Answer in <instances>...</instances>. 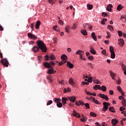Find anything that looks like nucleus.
Wrapping results in <instances>:
<instances>
[{"mask_svg": "<svg viewBox=\"0 0 126 126\" xmlns=\"http://www.w3.org/2000/svg\"><path fill=\"white\" fill-rule=\"evenodd\" d=\"M36 44L38 47L34 46L32 48V52L34 53H36V52H38L39 51V49L41 50L42 52L43 53L47 52V47H46V45L44 43L42 40H39L38 41H36Z\"/></svg>", "mask_w": 126, "mask_h": 126, "instance_id": "nucleus-1", "label": "nucleus"}, {"mask_svg": "<svg viewBox=\"0 0 126 126\" xmlns=\"http://www.w3.org/2000/svg\"><path fill=\"white\" fill-rule=\"evenodd\" d=\"M43 64L45 67H47V68H53V67L51 65H55L56 64V63L53 61H50L49 63H43Z\"/></svg>", "mask_w": 126, "mask_h": 126, "instance_id": "nucleus-2", "label": "nucleus"}, {"mask_svg": "<svg viewBox=\"0 0 126 126\" xmlns=\"http://www.w3.org/2000/svg\"><path fill=\"white\" fill-rule=\"evenodd\" d=\"M49 59L52 61H55V60H56V56L53 54H51L49 56L46 55L45 57V60L46 61H49Z\"/></svg>", "mask_w": 126, "mask_h": 126, "instance_id": "nucleus-3", "label": "nucleus"}, {"mask_svg": "<svg viewBox=\"0 0 126 126\" xmlns=\"http://www.w3.org/2000/svg\"><path fill=\"white\" fill-rule=\"evenodd\" d=\"M109 50L111 53V58L115 59V58H116V54H115V52L114 51V48H113V46H110Z\"/></svg>", "mask_w": 126, "mask_h": 126, "instance_id": "nucleus-4", "label": "nucleus"}, {"mask_svg": "<svg viewBox=\"0 0 126 126\" xmlns=\"http://www.w3.org/2000/svg\"><path fill=\"white\" fill-rule=\"evenodd\" d=\"M28 36L30 39H33V40H36L37 39V36L35 34H32L31 32H29L28 33Z\"/></svg>", "mask_w": 126, "mask_h": 126, "instance_id": "nucleus-5", "label": "nucleus"}, {"mask_svg": "<svg viewBox=\"0 0 126 126\" xmlns=\"http://www.w3.org/2000/svg\"><path fill=\"white\" fill-rule=\"evenodd\" d=\"M1 63L3 64V66H5V67H7L8 66V61H7L6 59H2Z\"/></svg>", "mask_w": 126, "mask_h": 126, "instance_id": "nucleus-6", "label": "nucleus"}, {"mask_svg": "<svg viewBox=\"0 0 126 126\" xmlns=\"http://www.w3.org/2000/svg\"><path fill=\"white\" fill-rule=\"evenodd\" d=\"M68 100L71 103H74L76 101V96H72L68 97Z\"/></svg>", "mask_w": 126, "mask_h": 126, "instance_id": "nucleus-7", "label": "nucleus"}, {"mask_svg": "<svg viewBox=\"0 0 126 126\" xmlns=\"http://www.w3.org/2000/svg\"><path fill=\"white\" fill-rule=\"evenodd\" d=\"M98 95L99 97H100V98L104 99L105 100H106V101H108V100H109V97L106 95L102 94H99Z\"/></svg>", "mask_w": 126, "mask_h": 126, "instance_id": "nucleus-8", "label": "nucleus"}, {"mask_svg": "<svg viewBox=\"0 0 126 126\" xmlns=\"http://www.w3.org/2000/svg\"><path fill=\"white\" fill-rule=\"evenodd\" d=\"M69 84L71 85V86L74 87V85H75V82H74V81H73V79L71 78H69Z\"/></svg>", "mask_w": 126, "mask_h": 126, "instance_id": "nucleus-9", "label": "nucleus"}, {"mask_svg": "<svg viewBox=\"0 0 126 126\" xmlns=\"http://www.w3.org/2000/svg\"><path fill=\"white\" fill-rule=\"evenodd\" d=\"M56 72H57V71L52 68H51V69H48L47 71V73H48V74H53V73H56Z\"/></svg>", "mask_w": 126, "mask_h": 126, "instance_id": "nucleus-10", "label": "nucleus"}, {"mask_svg": "<svg viewBox=\"0 0 126 126\" xmlns=\"http://www.w3.org/2000/svg\"><path fill=\"white\" fill-rule=\"evenodd\" d=\"M73 116H74V117H76L77 118L81 117V116H80V114H79V113L75 111V110H73Z\"/></svg>", "mask_w": 126, "mask_h": 126, "instance_id": "nucleus-11", "label": "nucleus"}, {"mask_svg": "<svg viewBox=\"0 0 126 126\" xmlns=\"http://www.w3.org/2000/svg\"><path fill=\"white\" fill-rule=\"evenodd\" d=\"M112 7H113V5H112V4H109L107 6L106 10H107V11H109V12L112 11Z\"/></svg>", "mask_w": 126, "mask_h": 126, "instance_id": "nucleus-12", "label": "nucleus"}, {"mask_svg": "<svg viewBox=\"0 0 126 126\" xmlns=\"http://www.w3.org/2000/svg\"><path fill=\"white\" fill-rule=\"evenodd\" d=\"M41 24V22L40 21H37L35 24V29L38 30L40 28V25Z\"/></svg>", "mask_w": 126, "mask_h": 126, "instance_id": "nucleus-13", "label": "nucleus"}, {"mask_svg": "<svg viewBox=\"0 0 126 126\" xmlns=\"http://www.w3.org/2000/svg\"><path fill=\"white\" fill-rule=\"evenodd\" d=\"M103 107L102 109V112H106L107 110H108V107L107 106V105H106L104 102L103 103Z\"/></svg>", "mask_w": 126, "mask_h": 126, "instance_id": "nucleus-14", "label": "nucleus"}, {"mask_svg": "<svg viewBox=\"0 0 126 126\" xmlns=\"http://www.w3.org/2000/svg\"><path fill=\"white\" fill-rule=\"evenodd\" d=\"M118 120L116 119H113L111 121V124L113 126H116L117 124H118Z\"/></svg>", "mask_w": 126, "mask_h": 126, "instance_id": "nucleus-15", "label": "nucleus"}, {"mask_svg": "<svg viewBox=\"0 0 126 126\" xmlns=\"http://www.w3.org/2000/svg\"><path fill=\"white\" fill-rule=\"evenodd\" d=\"M67 101V98L66 97H62V102L63 105L66 104V101Z\"/></svg>", "mask_w": 126, "mask_h": 126, "instance_id": "nucleus-16", "label": "nucleus"}, {"mask_svg": "<svg viewBox=\"0 0 126 126\" xmlns=\"http://www.w3.org/2000/svg\"><path fill=\"white\" fill-rule=\"evenodd\" d=\"M93 89L94 90H97V89H99V90H101V86L100 85H95L94 86Z\"/></svg>", "mask_w": 126, "mask_h": 126, "instance_id": "nucleus-17", "label": "nucleus"}, {"mask_svg": "<svg viewBox=\"0 0 126 126\" xmlns=\"http://www.w3.org/2000/svg\"><path fill=\"white\" fill-rule=\"evenodd\" d=\"M83 56H84V52L80 55V59L83 61H86V59L83 57Z\"/></svg>", "mask_w": 126, "mask_h": 126, "instance_id": "nucleus-18", "label": "nucleus"}, {"mask_svg": "<svg viewBox=\"0 0 126 126\" xmlns=\"http://www.w3.org/2000/svg\"><path fill=\"white\" fill-rule=\"evenodd\" d=\"M61 59L63 60V61H66V60H67V56L64 54H63L61 56Z\"/></svg>", "mask_w": 126, "mask_h": 126, "instance_id": "nucleus-19", "label": "nucleus"}, {"mask_svg": "<svg viewBox=\"0 0 126 126\" xmlns=\"http://www.w3.org/2000/svg\"><path fill=\"white\" fill-rule=\"evenodd\" d=\"M92 38H93L94 41H97V37L96 35H95V32L92 33Z\"/></svg>", "mask_w": 126, "mask_h": 126, "instance_id": "nucleus-20", "label": "nucleus"}, {"mask_svg": "<svg viewBox=\"0 0 126 126\" xmlns=\"http://www.w3.org/2000/svg\"><path fill=\"white\" fill-rule=\"evenodd\" d=\"M110 74L112 79H114V80H115L114 76H116V74L112 71H110Z\"/></svg>", "mask_w": 126, "mask_h": 126, "instance_id": "nucleus-21", "label": "nucleus"}, {"mask_svg": "<svg viewBox=\"0 0 126 126\" xmlns=\"http://www.w3.org/2000/svg\"><path fill=\"white\" fill-rule=\"evenodd\" d=\"M109 110L110 112H112V113H116V111H115V108H114V107H109Z\"/></svg>", "mask_w": 126, "mask_h": 126, "instance_id": "nucleus-22", "label": "nucleus"}, {"mask_svg": "<svg viewBox=\"0 0 126 126\" xmlns=\"http://www.w3.org/2000/svg\"><path fill=\"white\" fill-rule=\"evenodd\" d=\"M67 65L69 68H72L73 67V65L70 62H67Z\"/></svg>", "mask_w": 126, "mask_h": 126, "instance_id": "nucleus-23", "label": "nucleus"}, {"mask_svg": "<svg viewBox=\"0 0 126 126\" xmlns=\"http://www.w3.org/2000/svg\"><path fill=\"white\" fill-rule=\"evenodd\" d=\"M123 6L122 5V4H119L117 6V10H118V11H120V10H122V9H123Z\"/></svg>", "mask_w": 126, "mask_h": 126, "instance_id": "nucleus-24", "label": "nucleus"}, {"mask_svg": "<svg viewBox=\"0 0 126 126\" xmlns=\"http://www.w3.org/2000/svg\"><path fill=\"white\" fill-rule=\"evenodd\" d=\"M107 28L108 29H109V30H110V31H111L112 32L114 31V27H113V26H112L111 25H108L107 26Z\"/></svg>", "mask_w": 126, "mask_h": 126, "instance_id": "nucleus-25", "label": "nucleus"}, {"mask_svg": "<svg viewBox=\"0 0 126 126\" xmlns=\"http://www.w3.org/2000/svg\"><path fill=\"white\" fill-rule=\"evenodd\" d=\"M87 6L88 9H89V10H91V9L93 8V5L92 4H88Z\"/></svg>", "mask_w": 126, "mask_h": 126, "instance_id": "nucleus-26", "label": "nucleus"}, {"mask_svg": "<svg viewBox=\"0 0 126 126\" xmlns=\"http://www.w3.org/2000/svg\"><path fill=\"white\" fill-rule=\"evenodd\" d=\"M54 102H55V103H60L61 102V101H62V99H61L60 98H54Z\"/></svg>", "mask_w": 126, "mask_h": 126, "instance_id": "nucleus-27", "label": "nucleus"}, {"mask_svg": "<svg viewBox=\"0 0 126 126\" xmlns=\"http://www.w3.org/2000/svg\"><path fill=\"white\" fill-rule=\"evenodd\" d=\"M122 104L123 106H124V107H126V99L124 98L123 99H122Z\"/></svg>", "mask_w": 126, "mask_h": 126, "instance_id": "nucleus-28", "label": "nucleus"}, {"mask_svg": "<svg viewBox=\"0 0 126 126\" xmlns=\"http://www.w3.org/2000/svg\"><path fill=\"white\" fill-rule=\"evenodd\" d=\"M81 32L84 36H86L87 35V32L85 30H82Z\"/></svg>", "mask_w": 126, "mask_h": 126, "instance_id": "nucleus-29", "label": "nucleus"}, {"mask_svg": "<svg viewBox=\"0 0 126 126\" xmlns=\"http://www.w3.org/2000/svg\"><path fill=\"white\" fill-rule=\"evenodd\" d=\"M47 79L50 83H52V82H53V80H52V77L51 76H47Z\"/></svg>", "mask_w": 126, "mask_h": 126, "instance_id": "nucleus-30", "label": "nucleus"}, {"mask_svg": "<svg viewBox=\"0 0 126 126\" xmlns=\"http://www.w3.org/2000/svg\"><path fill=\"white\" fill-rule=\"evenodd\" d=\"M93 82H94V83H95V84H100L101 83L100 81L97 79H94Z\"/></svg>", "mask_w": 126, "mask_h": 126, "instance_id": "nucleus-31", "label": "nucleus"}, {"mask_svg": "<svg viewBox=\"0 0 126 126\" xmlns=\"http://www.w3.org/2000/svg\"><path fill=\"white\" fill-rule=\"evenodd\" d=\"M101 90L103 91V92H105L107 91V88L105 86H102L101 87Z\"/></svg>", "mask_w": 126, "mask_h": 126, "instance_id": "nucleus-32", "label": "nucleus"}, {"mask_svg": "<svg viewBox=\"0 0 126 126\" xmlns=\"http://www.w3.org/2000/svg\"><path fill=\"white\" fill-rule=\"evenodd\" d=\"M84 52V51H83L82 50H79L77 51V52H76V55H80L81 54H82Z\"/></svg>", "mask_w": 126, "mask_h": 126, "instance_id": "nucleus-33", "label": "nucleus"}, {"mask_svg": "<svg viewBox=\"0 0 126 126\" xmlns=\"http://www.w3.org/2000/svg\"><path fill=\"white\" fill-rule=\"evenodd\" d=\"M93 102H94V103L95 104H96L97 105H100V104H101V103L99 102V101L95 98L94 99Z\"/></svg>", "mask_w": 126, "mask_h": 126, "instance_id": "nucleus-34", "label": "nucleus"}, {"mask_svg": "<svg viewBox=\"0 0 126 126\" xmlns=\"http://www.w3.org/2000/svg\"><path fill=\"white\" fill-rule=\"evenodd\" d=\"M90 52L92 54H93V55H95L96 54V51H95L92 48H91Z\"/></svg>", "mask_w": 126, "mask_h": 126, "instance_id": "nucleus-35", "label": "nucleus"}, {"mask_svg": "<svg viewBox=\"0 0 126 126\" xmlns=\"http://www.w3.org/2000/svg\"><path fill=\"white\" fill-rule=\"evenodd\" d=\"M119 42H120V43H121V44H122V45L123 46H124V45H125V41H124V39H123V38H120L119 39Z\"/></svg>", "mask_w": 126, "mask_h": 126, "instance_id": "nucleus-36", "label": "nucleus"}, {"mask_svg": "<svg viewBox=\"0 0 126 126\" xmlns=\"http://www.w3.org/2000/svg\"><path fill=\"white\" fill-rule=\"evenodd\" d=\"M57 106L58 108H62L63 107V103H62V102H58L57 104Z\"/></svg>", "mask_w": 126, "mask_h": 126, "instance_id": "nucleus-37", "label": "nucleus"}, {"mask_svg": "<svg viewBox=\"0 0 126 126\" xmlns=\"http://www.w3.org/2000/svg\"><path fill=\"white\" fill-rule=\"evenodd\" d=\"M107 21V19H103L101 20V23L102 25H104L105 22Z\"/></svg>", "mask_w": 126, "mask_h": 126, "instance_id": "nucleus-38", "label": "nucleus"}, {"mask_svg": "<svg viewBox=\"0 0 126 126\" xmlns=\"http://www.w3.org/2000/svg\"><path fill=\"white\" fill-rule=\"evenodd\" d=\"M117 90L119 92H123V90H122V88H121V86H117Z\"/></svg>", "mask_w": 126, "mask_h": 126, "instance_id": "nucleus-39", "label": "nucleus"}, {"mask_svg": "<svg viewBox=\"0 0 126 126\" xmlns=\"http://www.w3.org/2000/svg\"><path fill=\"white\" fill-rule=\"evenodd\" d=\"M122 69H123V70L124 71H125V70H126V65L125 64H122Z\"/></svg>", "mask_w": 126, "mask_h": 126, "instance_id": "nucleus-40", "label": "nucleus"}, {"mask_svg": "<svg viewBox=\"0 0 126 126\" xmlns=\"http://www.w3.org/2000/svg\"><path fill=\"white\" fill-rule=\"evenodd\" d=\"M90 116H91V117H96V114L94 113L93 112H91L90 113Z\"/></svg>", "mask_w": 126, "mask_h": 126, "instance_id": "nucleus-41", "label": "nucleus"}, {"mask_svg": "<svg viewBox=\"0 0 126 126\" xmlns=\"http://www.w3.org/2000/svg\"><path fill=\"white\" fill-rule=\"evenodd\" d=\"M118 35L120 37H122V36H123V32H122V31H118Z\"/></svg>", "mask_w": 126, "mask_h": 126, "instance_id": "nucleus-42", "label": "nucleus"}, {"mask_svg": "<svg viewBox=\"0 0 126 126\" xmlns=\"http://www.w3.org/2000/svg\"><path fill=\"white\" fill-rule=\"evenodd\" d=\"M69 26L65 27V32H66V33H68V32H69Z\"/></svg>", "mask_w": 126, "mask_h": 126, "instance_id": "nucleus-43", "label": "nucleus"}, {"mask_svg": "<svg viewBox=\"0 0 126 126\" xmlns=\"http://www.w3.org/2000/svg\"><path fill=\"white\" fill-rule=\"evenodd\" d=\"M85 107L86 108V109H90V106H89V103H85Z\"/></svg>", "mask_w": 126, "mask_h": 126, "instance_id": "nucleus-44", "label": "nucleus"}, {"mask_svg": "<svg viewBox=\"0 0 126 126\" xmlns=\"http://www.w3.org/2000/svg\"><path fill=\"white\" fill-rule=\"evenodd\" d=\"M76 26H77V23H74L73 25V27H72V29H76Z\"/></svg>", "mask_w": 126, "mask_h": 126, "instance_id": "nucleus-45", "label": "nucleus"}, {"mask_svg": "<svg viewBox=\"0 0 126 126\" xmlns=\"http://www.w3.org/2000/svg\"><path fill=\"white\" fill-rule=\"evenodd\" d=\"M51 104H53V101L52 100H49L47 103V106H49V105H51Z\"/></svg>", "mask_w": 126, "mask_h": 126, "instance_id": "nucleus-46", "label": "nucleus"}, {"mask_svg": "<svg viewBox=\"0 0 126 126\" xmlns=\"http://www.w3.org/2000/svg\"><path fill=\"white\" fill-rule=\"evenodd\" d=\"M125 110H126V108L123 107V106H122L120 108V110L121 111V112H123V111H125Z\"/></svg>", "mask_w": 126, "mask_h": 126, "instance_id": "nucleus-47", "label": "nucleus"}, {"mask_svg": "<svg viewBox=\"0 0 126 126\" xmlns=\"http://www.w3.org/2000/svg\"><path fill=\"white\" fill-rule=\"evenodd\" d=\"M107 36H106V38H111V34L110 33V32H107Z\"/></svg>", "mask_w": 126, "mask_h": 126, "instance_id": "nucleus-48", "label": "nucleus"}, {"mask_svg": "<svg viewBox=\"0 0 126 126\" xmlns=\"http://www.w3.org/2000/svg\"><path fill=\"white\" fill-rule=\"evenodd\" d=\"M85 92L87 94V95H90L91 96V95H92V93H90V92H88L86 90H85Z\"/></svg>", "mask_w": 126, "mask_h": 126, "instance_id": "nucleus-49", "label": "nucleus"}, {"mask_svg": "<svg viewBox=\"0 0 126 126\" xmlns=\"http://www.w3.org/2000/svg\"><path fill=\"white\" fill-rule=\"evenodd\" d=\"M88 59L89 60H90V61H93V60H94V57H93V56H89L88 57Z\"/></svg>", "mask_w": 126, "mask_h": 126, "instance_id": "nucleus-50", "label": "nucleus"}, {"mask_svg": "<svg viewBox=\"0 0 126 126\" xmlns=\"http://www.w3.org/2000/svg\"><path fill=\"white\" fill-rule=\"evenodd\" d=\"M59 24H61V25H63V21L62 20H59Z\"/></svg>", "mask_w": 126, "mask_h": 126, "instance_id": "nucleus-51", "label": "nucleus"}, {"mask_svg": "<svg viewBox=\"0 0 126 126\" xmlns=\"http://www.w3.org/2000/svg\"><path fill=\"white\" fill-rule=\"evenodd\" d=\"M109 94H110V95H114V91L110 90L109 91Z\"/></svg>", "mask_w": 126, "mask_h": 126, "instance_id": "nucleus-52", "label": "nucleus"}, {"mask_svg": "<svg viewBox=\"0 0 126 126\" xmlns=\"http://www.w3.org/2000/svg\"><path fill=\"white\" fill-rule=\"evenodd\" d=\"M41 60H42L41 56H37V61H39V62H41Z\"/></svg>", "mask_w": 126, "mask_h": 126, "instance_id": "nucleus-53", "label": "nucleus"}, {"mask_svg": "<svg viewBox=\"0 0 126 126\" xmlns=\"http://www.w3.org/2000/svg\"><path fill=\"white\" fill-rule=\"evenodd\" d=\"M119 99L120 100H122V99L123 100V99H125V97H124V96H123V95H120L119 97Z\"/></svg>", "mask_w": 126, "mask_h": 126, "instance_id": "nucleus-54", "label": "nucleus"}, {"mask_svg": "<svg viewBox=\"0 0 126 126\" xmlns=\"http://www.w3.org/2000/svg\"><path fill=\"white\" fill-rule=\"evenodd\" d=\"M102 16H108V14H107V13H105V12H102Z\"/></svg>", "mask_w": 126, "mask_h": 126, "instance_id": "nucleus-55", "label": "nucleus"}, {"mask_svg": "<svg viewBox=\"0 0 126 126\" xmlns=\"http://www.w3.org/2000/svg\"><path fill=\"white\" fill-rule=\"evenodd\" d=\"M79 103L80 105H84V102H83V101L82 100H79Z\"/></svg>", "mask_w": 126, "mask_h": 126, "instance_id": "nucleus-56", "label": "nucleus"}, {"mask_svg": "<svg viewBox=\"0 0 126 126\" xmlns=\"http://www.w3.org/2000/svg\"><path fill=\"white\" fill-rule=\"evenodd\" d=\"M104 103L106 105L107 107H109V106H111V104L109 102H104Z\"/></svg>", "mask_w": 126, "mask_h": 126, "instance_id": "nucleus-57", "label": "nucleus"}, {"mask_svg": "<svg viewBox=\"0 0 126 126\" xmlns=\"http://www.w3.org/2000/svg\"><path fill=\"white\" fill-rule=\"evenodd\" d=\"M88 82H92V77L88 78Z\"/></svg>", "mask_w": 126, "mask_h": 126, "instance_id": "nucleus-58", "label": "nucleus"}, {"mask_svg": "<svg viewBox=\"0 0 126 126\" xmlns=\"http://www.w3.org/2000/svg\"><path fill=\"white\" fill-rule=\"evenodd\" d=\"M57 28H58V26H55L53 27V29L54 30H55V31H58Z\"/></svg>", "mask_w": 126, "mask_h": 126, "instance_id": "nucleus-59", "label": "nucleus"}, {"mask_svg": "<svg viewBox=\"0 0 126 126\" xmlns=\"http://www.w3.org/2000/svg\"><path fill=\"white\" fill-rule=\"evenodd\" d=\"M60 84H61L62 85H64V82L63 80H62L61 82H59Z\"/></svg>", "mask_w": 126, "mask_h": 126, "instance_id": "nucleus-60", "label": "nucleus"}, {"mask_svg": "<svg viewBox=\"0 0 126 126\" xmlns=\"http://www.w3.org/2000/svg\"><path fill=\"white\" fill-rule=\"evenodd\" d=\"M101 54H102V55H105V54H106V50H103L101 52Z\"/></svg>", "mask_w": 126, "mask_h": 126, "instance_id": "nucleus-61", "label": "nucleus"}, {"mask_svg": "<svg viewBox=\"0 0 126 126\" xmlns=\"http://www.w3.org/2000/svg\"><path fill=\"white\" fill-rule=\"evenodd\" d=\"M80 121L81 122H86V119H85V118H81L80 119Z\"/></svg>", "mask_w": 126, "mask_h": 126, "instance_id": "nucleus-62", "label": "nucleus"}, {"mask_svg": "<svg viewBox=\"0 0 126 126\" xmlns=\"http://www.w3.org/2000/svg\"><path fill=\"white\" fill-rule=\"evenodd\" d=\"M95 99V97L93 96H91L90 98H89L90 100H92L93 101H94V99Z\"/></svg>", "mask_w": 126, "mask_h": 126, "instance_id": "nucleus-63", "label": "nucleus"}, {"mask_svg": "<svg viewBox=\"0 0 126 126\" xmlns=\"http://www.w3.org/2000/svg\"><path fill=\"white\" fill-rule=\"evenodd\" d=\"M75 104L77 105V106H80V104L79 103V102L76 101L75 102Z\"/></svg>", "mask_w": 126, "mask_h": 126, "instance_id": "nucleus-64", "label": "nucleus"}]
</instances>
